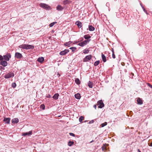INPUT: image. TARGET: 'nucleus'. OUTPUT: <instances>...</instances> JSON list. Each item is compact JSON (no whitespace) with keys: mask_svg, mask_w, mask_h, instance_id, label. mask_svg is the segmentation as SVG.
<instances>
[{"mask_svg":"<svg viewBox=\"0 0 152 152\" xmlns=\"http://www.w3.org/2000/svg\"><path fill=\"white\" fill-rule=\"evenodd\" d=\"M14 76L13 73L12 72H10L9 73L6 74L4 76V78L6 79L9 78L11 77H13Z\"/></svg>","mask_w":152,"mask_h":152,"instance_id":"obj_1","label":"nucleus"},{"mask_svg":"<svg viewBox=\"0 0 152 152\" xmlns=\"http://www.w3.org/2000/svg\"><path fill=\"white\" fill-rule=\"evenodd\" d=\"M90 40L91 39H89V40H85V41L79 43L78 44V45L81 47H83L86 45L87 43H88L90 41Z\"/></svg>","mask_w":152,"mask_h":152,"instance_id":"obj_2","label":"nucleus"},{"mask_svg":"<svg viewBox=\"0 0 152 152\" xmlns=\"http://www.w3.org/2000/svg\"><path fill=\"white\" fill-rule=\"evenodd\" d=\"M3 58L6 61H9L11 58V55L10 53H7L5 55L3 56Z\"/></svg>","mask_w":152,"mask_h":152,"instance_id":"obj_3","label":"nucleus"},{"mask_svg":"<svg viewBox=\"0 0 152 152\" xmlns=\"http://www.w3.org/2000/svg\"><path fill=\"white\" fill-rule=\"evenodd\" d=\"M97 105L98 107L100 108H102L104 106V104L102 100L98 101L97 102Z\"/></svg>","mask_w":152,"mask_h":152,"instance_id":"obj_4","label":"nucleus"},{"mask_svg":"<svg viewBox=\"0 0 152 152\" xmlns=\"http://www.w3.org/2000/svg\"><path fill=\"white\" fill-rule=\"evenodd\" d=\"M15 58L20 59L22 58L23 56L22 54L19 52H16L15 56Z\"/></svg>","mask_w":152,"mask_h":152,"instance_id":"obj_5","label":"nucleus"},{"mask_svg":"<svg viewBox=\"0 0 152 152\" xmlns=\"http://www.w3.org/2000/svg\"><path fill=\"white\" fill-rule=\"evenodd\" d=\"M92 57L91 55H90L88 56H86L83 59V61L86 62L88 61V60H90Z\"/></svg>","mask_w":152,"mask_h":152,"instance_id":"obj_6","label":"nucleus"},{"mask_svg":"<svg viewBox=\"0 0 152 152\" xmlns=\"http://www.w3.org/2000/svg\"><path fill=\"white\" fill-rule=\"evenodd\" d=\"M69 50L68 49H65L64 50L61 51L60 53V55L61 56L65 55L67 53L69 52Z\"/></svg>","mask_w":152,"mask_h":152,"instance_id":"obj_7","label":"nucleus"},{"mask_svg":"<svg viewBox=\"0 0 152 152\" xmlns=\"http://www.w3.org/2000/svg\"><path fill=\"white\" fill-rule=\"evenodd\" d=\"M39 5L41 7L46 9H48L49 8L48 6L45 4L41 3Z\"/></svg>","mask_w":152,"mask_h":152,"instance_id":"obj_8","label":"nucleus"},{"mask_svg":"<svg viewBox=\"0 0 152 152\" xmlns=\"http://www.w3.org/2000/svg\"><path fill=\"white\" fill-rule=\"evenodd\" d=\"M32 134H33L32 131H29L28 132H26V133H22V136H25L27 135H28V136L31 135H32Z\"/></svg>","mask_w":152,"mask_h":152,"instance_id":"obj_9","label":"nucleus"},{"mask_svg":"<svg viewBox=\"0 0 152 152\" xmlns=\"http://www.w3.org/2000/svg\"><path fill=\"white\" fill-rule=\"evenodd\" d=\"M34 46L26 44V49H33L34 48Z\"/></svg>","mask_w":152,"mask_h":152,"instance_id":"obj_10","label":"nucleus"},{"mask_svg":"<svg viewBox=\"0 0 152 152\" xmlns=\"http://www.w3.org/2000/svg\"><path fill=\"white\" fill-rule=\"evenodd\" d=\"M10 118H6L4 117V118L3 121L5 122V124H9L10 123Z\"/></svg>","mask_w":152,"mask_h":152,"instance_id":"obj_11","label":"nucleus"},{"mask_svg":"<svg viewBox=\"0 0 152 152\" xmlns=\"http://www.w3.org/2000/svg\"><path fill=\"white\" fill-rule=\"evenodd\" d=\"M0 64L4 66H6L7 65V63L6 61L2 60L1 61Z\"/></svg>","mask_w":152,"mask_h":152,"instance_id":"obj_12","label":"nucleus"},{"mask_svg":"<svg viewBox=\"0 0 152 152\" xmlns=\"http://www.w3.org/2000/svg\"><path fill=\"white\" fill-rule=\"evenodd\" d=\"M12 122L14 124H16L19 122V119L17 118H15L13 119L12 120Z\"/></svg>","mask_w":152,"mask_h":152,"instance_id":"obj_13","label":"nucleus"},{"mask_svg":"<svg viewBox=\"0 0 152 152\" xmlns=\"http://www.w3.org/2000/svg\"><path fill=\"white\" fill-rule=\"evenodd\" d=\"M137 103L138 104L141 105L143 103L142 100L140 98H137Z\"/></svg>","mask_w":152,"mask_h":152,"instance_id":"obj_14","label":"nucleus"},{"mask_svg":"<svg viewBox=\"0 0 152 152\" xmlns=\"http://www.w3.org/2000/svg\"><path fill=\"white\" fill-rule=\"evenodd\" d=\"M101 55L102 61L104 62H105L107 61L106 56L103 54L102 53Z\"/></svg>","mask_w":152,"mask_h":152,"instance_id":"obj_15","label":"nucleus"},{"mask_svg":"<svg viewBox=\"0 0 152 152\" xmlns=\"http://www.w3.org/2000/svg\"><path fill=\"white\" fill-rule=\"evenodd\" d=\"M59 96V95L58 93H56L53 96V98L54 99L57 100L58 99Z\"/></svg>","mask_w":152,"mask_h":152,"instance_id":"obj_16","label":"nucleus"},{"mask_svg":"<svg viewBox=\"0 0 152 152\" xmlns=\"http://www.w3.org/2000/svg\"><path fill=\"white\" fill-rule=\"evenodd\" d=\"M75 97L76 99H80L81 98L80 95L78 93L75 94Z\"/></svg>","mask_w":152,"mask_h":152,"instance_id":"obj_17","label":"nucleus"},{"mask_svg":"<svg viewBox=\"0 0 152 152\" xmlns=\"http://www.w3.org/2000/svg\"><path fill=\"white\" fill-rule=\"evenodd\" d=\"M44 60V58L43 57H41L38 58L37 59V61L40 62L42 63V62Z\"/></svg>","mask_w":152,"mask_h":152,"instance_id":"obj_18","label":"nucleus"},{"mask_svg":"<svg viewBox=\"0 0 152 152\" xmlns=\"http://www.w3.org/2000/svg\"><path fill=\"white\" fill-rule=\"evenodd\" d=\"M56 9L58 11H62L63 10V8L60 5H58L56 7Z\"/></svg>","mask_w":152,"mask_h":152,"instance_id":"obj_19","label":"nucleus"},{"mask_svg":"<svg viewBox=\"0 0 152 152\" xmlns=\"http://www.w3.org/2000/svg\"><path fill=\"white\" fill-rule=\"evenodd\" d=\"M88 85L90 88H92L93 86V83L90 81H89L88 83Z\"/></svg>","mask_w":152,"mask_h":152,"instance_id":"obj_20","label":"nucleus"},{"mask_svg":"<svg viewBox=\"0 0 152 152\" xmlns=\"http://www.w3.org/2000/svg\"><path fill=\"white\" fill-rule=\"evenodd\" d=\"M89 30L90 31H92L94 30L95 28L94 27L91 25L88 26Z\"/></svg>","mask_w":152,"mask_h":152,"instance_id":"obj_21","label":"nucleus"},{"mask_svg":"<svg viewBox=\"0 0 152 152\" xmlns=\"http://www.w3.org/2000/svg\"><path fill=\"white\" fill-rule=\"evenodd\" d=\"M84 38L86 40H89V39L91 38V36L89 34L85 35L84 36Z\"/></svg>","mask_w":152,"mask_h":152,"instance_id":"obj_22","label":"nucleus"},{"mask_svg":"<svg viewBox=\"0 0 152 152\" xmlns=\"http://www.w3.org/2000/svg\"><path fill=\"white\" fill-rule=\"evenodd\" d=\"M75 23L80 28L82 26V23L81 22L79 21L76 22Z\"/></svg>","mask_w":152,"mask_h":152,"instance_id":"obj_23","label":"nucleus"},{"mask_svg":"<svg viewBox=\"0 0 152 152\" xmlns=\"http://www.w3.org/2000/svg\"><path fill=\"white\" fill-rule=\"evenodd\" d=\"M26 44H23L19 45L18 47L19 48H22L23 49H26Z\"/></svg>","mask_w":152,"mask_h":152,"instance_id":"obj_24","label":"nucleus"},{"mask_svg":"<svg viewBox=\"0 0 152 152\" xmlns=\"http://www.w3.org/2000/svg\"><path fill=\"white\" fill-rule=\"evenodd\" d=\"M102 151H105L107 149V147L106 146L105 144H103V145L102 146Z\"/></svg>","mask_w":152,"mask_h":152,"instance_id":"obj_25","label":"nucleus"},{"mask_svg":"<svg viewBox=\"0 0 152 152\" xmlns=\"http://www.w3.org/2000/svg\"><path fill=\"white\" fill-rule=\"evenodd\" d=\"M75 81L77 84L79 85L80 84V81L79 79L78 78H75Z\"/></svg>","mask_w":152,"mask_h":152,"instance_id":"obj_26","label":"nucleus"},{"mask_svg":"<svg viewBox=\"0 0 152 152\" xmlns=\"http://www.w3.org/2000/svg\"><path fill=\"white\" fill-rule=\"evenodd\" d=\"M74 142L73 141H70L68 142V145L69 146H71L74 144Z\"/></svg>","mask_w":152,"mask_h":152,"instance_id":"obj_27","label":"nucleus"},{"mask_svg":"<svg viewBox=\"0 0 152 152\" xmlns=\"http://www.w3.org/2000/svg\"><path fill=\"white\" fill-rule=\"evenodd\" d=\"M71 42H66L64 44V45L65 46H68V47H69L70 46L69 45L71 44Z\"/></svg>","mask_w":152,"mask_h":152,"instance_id":"obj_28","label":"nucleus"},{"mask_svg":"<svg viewBox=\"0 0 152 152\" xmlns=\"http://www.w3.org/2000/svg\"><path fill=\"white\" fill-rule=\"evenodd\" d=\"M89 51V50L88 49H85L83 50V53L84 54H87L88 53Z\"/></svg>","mask_w":152,"mask_h":152,"instance_id":"obj_29","label":"nucleus"},{"mask_svg":"<svg viewBox=\"0 0 152 152\" xmlns=\"http://www.w3.org/2000/svg\"><path fill=\"white\" fill-rule=\"evenodd\" d=\"M76 49L77 48L76 47H71L69 48V49L71 50L73 52H74V51H75L76 50Z\"/></svg>","mask_w":152,"mask_h":152,"instance_id":"obj_30","label":"nucleus"},{"mask_svg":"<svg viewBox=\"0 0 152 152\" xmlns=\"http://www.w3.org/2000/svg\"><path fill=\"white\" fill-rule=\"evenodd\" d=\"M57 23V22H54L53 23H50L49 25V26L50 27H52L55 24Z\"/></svg>","mask_w":152,"mask_h":152,"instance_id":"obj_31","label":"nucleus"},{"mask_svg":"<svg viewBox=\"0 0 152 152\" xmlns=\"http://www.w3.org/2000/svg\"><path fill=\"white\" fill-rule=\"evenodd\" d=\"M83 119H84L83 117L82 116H80L79 117V121L80 122H82L83 120Z\"/></svg>","mask_w":152,"mask_h":152,"instance_id":"obj_32","label":"nucleus"},{"mask_svg":"<svg viewBox=\"0 0 152 152\" xmlns=\"http://www.w3.org/2000/svg\"><path fill=\"white\" fill-rule=\"evenodd\" d=\"M99 61H95L94 63V65L95 66H97L99 64Z\"/></svg>","mask_w":152,"mask_h":152,"instance_id":"obj_33","label":"nucleus"},{"mask_svg":"<svg viewBox=\"0 0 152 152\" xmlns=\"http://www.w3.org/2000/svg\"><path fill=\"white\" fill-rule=\"evenodd\" d=\"M107 124V122H105L104 123H103L101 124V126L102 127H104V126H106Z\"/></svg>","mask_w":152,"mask_h":152,"instance_id":"obj_34","label":"nucleus"},{"mask_svg":"<svg viewBox=\"0 0 152 152\" xmlns=\"http://www.w3.org/2000/svg\"><path fill=\"white\" fill-rule=\"evenodd\" d=\"M40 108L42 109L43 110H44L45 109V106L44 104H42L40 106Z\"/></svg>","mask_w":152,"mask_h":152,"instance_id":"obj_35","label":"nucleus"},{"mask_svg":"<svg viewBox=\"0 0 152 152\" xmlns=\"http://www.w3.org/2000/svg\"><path fill=\"white\" fill-rule=\"evenodd\" d=\"M16 83L15 82L12 83V86L13 88H15L16 87Z\"/></svg>","mask_w":152,"mask_h":152,"instance_id":"obj_36","label":"nucleus"},{"mask_svg":"<svg viewBox=\"0 0 152 152\" xmlns=\"http://www.w3.org/2000/svg\"><path fill=\"white\" fill-rule=\"evenodd\" d=\"M69 3V1L68 0H65L63 1V4H66Z\"/></svg>","mask_w":152,"mask_h":152,"instance_id":"obj_37","label":"nucleus"},{"mask_svg":"<svg viewBox=\"0 0 152 152\" xmlns=\"http://www.w3.org/2000/svg\"><path fill=\"white\" fill-rule=\"evenodd\" d=\"M69 135L70 136H73V137H75V134H74L73 133H69Z\"/></svg>","mask_w":152,"mask_h":152,"instance_id":"obj_38","label":"nucleus"},{"mask_svg":"<svg viewBox=\"0 0 152 152\" xmlns=\"http://www.w3.org/2000/svg\"><path fill=\"white\" fill-rule=\"evenodd\" d=\"M112 57L113 58H115V56L114 54V52H113V53H112Z\"/></svg>","mask_w":152,"mask_h":152,"instance_id":"obj_39","label":"nucleus"},{"mask_svg":"<svg viewBox=\"0 0 152 152\" xmlns=\"http://www.w3.org/2000/svg\"><path fill=\"white\" fill-rule=\"evenodd\" d=\"M147 84L148 86L149 87H150L152 88V86L150 83H147Z\"/></svg>","mask_w":152,"mask_h":152,"instance_id":"obj_40","label":"nucleus"},{"mask_svg":"<svg viewBox=\"0 0 152 152\" xmlns=\"http://www.w3.org/2000/svg\"><path fill=\"white\" fill-rule=\"evenodd\" d=\"M94 120H93L91 121H90L88 123L89 124H91L93 123L94 122Z\"/></svg>","mask_w":152,"mask_h":152,"instance_id":"obj_41","label":"nucleus"},{"mask_svg":"<svg viewBox=\"0 0 152 152\" xmlns=\"http://www.w3.org/2000/svg\"><path fill=\"white\" fill-rule=\"evenodd\" d=\"M3 59V57L1 55H0V61H1Z\"/></svg>","mask_w":152,"mask_h":152,"instance_id":"obj_42","label":"nucleus"},{"mask_svg":"<svg viewBox=\"0 0 152 152\" xmlns=\"http://www.w3.org/2000/svg\"><path fill=\"white\" fill-rule=\"evenodd\" d=\"M46 97L48 98H50L51 97V96L49 94H48Z\"/></svg>","mask_w":152,"mask_h":152,"instance_id":"obj_43","label":"nucleus"},{"mask_svg":"<svg viewBox=\"0 0 152 152\" xmlns=\"http://www.w3.org/2000/svg\"><path fill=\"white\" fill-rule=\"evenodd\" d=\"M140 5H141V7H142V8L143 9V10H144V11H145V9L144 8V7H142V4H140Z\"/></svg>","mask_w":152,"mask_h":152,"instance_id":"obj_44","label":"nucleus"},{"mask_svg":"<svg viewBox=\"0 0 152 152\" xmlns=\"http://www.w3.org/2000/svg\"><path fill=\"white\" fill-rule=\"evenodd\" d=\"M93 107L95 109H96V104H94L93 106Z\"/></svg>","mask_w":152,"mask_h":152,"instance_id":"obj_45","label":"nucleus"},{"mask_svg":"<svg viewBox=\"0 0 152 152\" xmlns=\"http://www.w3.org/2000/svg\"><path fill=\"white\" fill-rule=\"evenodd\" d=\"M149 146H152V142H151L150 143L148 144Z\"/></svg>","mask_w":152,"mask_h":152,"instance_id":"obj_46","label":"nucleus"},{"mask_svg":"<svg viewBox=\"0 0 152 152\" xmlns=\"http://www.w3.org/2000/svg\"><path fill=\"white\" fill-rule=\"evenodd\" d=\"M1 69H3V70L4 69H4V67H3L1 66Z\"/></svg>","mask_w":152,"mask_h":152,"instance_id":"obj_47","label":"nucleus"},{"mask_svg":"<svg viewBox=\"0 0 152 152\" xmlns=\"http://www.w3.org/2000/svg\"><path fill=\"white\" fill-rule=\"evenodd\" d=\"M137 151L138 152H141L139 149H138Z\"/></svg>","mask_w":152,"mask_h":152,"instance_id":"obj_48","label":"nucleus"},{"mask_svg":"<svg viewBox=\"0 0 152 152\" xmlns=\"http://www.w3.org/2000/svg\"><path fill=\"white\" fill-rule=\"evenodd\" d=\"M112 53H113V52H114V50H113V48H112Z\"/></svg>","mask_w":152,"mask_h":152,"instance_id":"obj_49","label":"nucleus"},{"mask_svg":"<svg viewBox=\"0 0 152 152\" xmlns=\"http://www.w3.org/2000/svg\"><path fill=\"white\" fill-rule=\"evenodd\" d=\"M57 75H58V77L60 76V75L59 74V73H58V74H57Z\"/></svg>","mask_w":152,"mask_h":152,"instance_id":"obj_50","label":"nucleus"},{"mask_svg":"<svg viewBox=\"0 0 152 152\" xmlns=\"http://www.w3.org/2000/svg\"><path fill=\"white\" fill-rule=\"evenodd\" d=\"M94 142V141L93 140H92V141H91V142H90V143H92V142Z\"/></svg>","mask_w":152,"mask_h":152,"instance_id":"obj_51","label":"nucleus"}]
</instances>
